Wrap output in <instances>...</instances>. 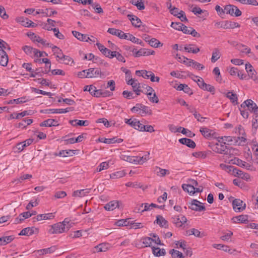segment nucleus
<instances>
[{
  "mask_svg": "<svg viewBox=\"0 0 258 258\" xmlns=\"http://www.w3.org/2000/svg\"><path fill=\"white\" fill-rule=\"evenodd\" d=\"M127 17L134 26L135 27H140L141 26L142 21L138 17L131 14H128Z\"/></svg>",
  "mask_w": 258,
  "mask_h": 258,
  "instance_id": "14",
  "label": "nucleus"
},
{
  "mask_svg": "<svg viewBox=\"0 0 258 258\" xmlns=\"http://www.w3.org/2000/svg\"><path fill=\"white\" fill-rule=\"evenodd\" d=\"M142 241L145 245L144 247H150L153 242V238L149 237H145L142 238Z\"/></svg>",
  "mask_w": 258,
  "mask_h": 258,
  "instance_id": "43",
  "label": "nucleus"
},
{
  "mask_svg": "<svg viewBox=\"0 0 258 258\" xmlns=\"http://www.w3.org/2000/svg\"><path fill=\"white\" fill-rule=\"evenodd\" d=\"M39 232V229L35 227H27L23 229L19 235L30 236L33 234H37Z\"/></svg>",
  "mask_w": 258,
  "mask_h": 258,
  "instance_id": "9",
  "label": "nucleus"
},
{
  "mask_svg": "<svg viewBox=\"0 0 258 258\" xmlns=\"http://www.w3.org/2000/svg\"><path fill=\"white\" fill-rule=\"evenodd\" d=\"M155 131L154 127L151 125H144L142 124V126H141V131L140 132H148L149 133H152Z\"/></svg>",
  "mask_w": 258,
  "mask_h": 258,
  "instance_id": "52",
  "label": "nucleus"
},
{
  "mask_svg": "<svg viewBox=\"0 0 258 258\" xmlns=\"http://www.w3.org/2000/svg\"><path fill=\"white\" fill-rule=\"evenodd\" d=\"M149 44L152 47H154L156 48L159 47L160 45L161 46L163 45V44L160 43L159 41H158L156 38H152L149 41Z\"/></svg>",
  "mask_w": 258,
  "mask_h": 258,
  "instance_id": "53",
  "label": "nucleus"
},
{
  "mask_svg": "<svg viewBox=\"0 0 258 258\" xmlns=\"http://www.w3.org/2000/svg\"><path fill=\"white\" fill-rule=\"evenodd\" d=\"M189 208L196 211H202L206 210L205 207L202 203L197 200L194 199L191 201L190 205L188 206Z\"/></svg>",
  "mask_w": 258,
  "mask_h": 258,
  "instance_id": "7",
  "label": "nucleus"
},
{
  "mask_svg": "<svg viewBox=\"0 0 258 258\" xmlns=\"http://www.w3.org/2000/svg\"><path fill=\"white\" fill-rule=\"evenodd\" d=\"M221 56L220 52L218 48H215L212 52L211 61L215 62Z\"/></svg>",
  "mask_w": 258,
  "mask_h": 258,
  "instance_id": "39",
  "label": "nucleus"
},
{
  "mask_svg": "<svg viewBox=\"0 0 258 258\" xmlns=\"http://www.w3.org/2000/svg\"><path fill=\"white\" fill-rule=\"evenodd\" d=\"M74 110V108L71 107L65 109H47L42 110L40 112L43 113H64Z\"/></svg>",
  "mask_w": 258,
  "mask_h": 258,
  "instance_id": "6",
  "label": "nucleus"
},
{
  "mask_svg": "<svg viewBox=\"0 0 258 258\" xmlns=\"http://www.w3.org/2000/svg\"><path fill=\"white\" fill-rule=\"evenodd\" d=\"M143 114L151 115L152 114V110L149 107L143 105L140 114L143 115Z\"/></svg>",
  "mask_w": 258,
  "mask_h": 258,
  "instance_id": "58",
  "label": "nucleus"
},
{
  "mask_svg": "<svg viewBox=\"0 0 258 258\" xmlns=\"http://www.w3.org/2000/svg\"><path fill=\"white\" fill-rule=\"evenodd\" d=\"M43 69L42 68H39L36 69L35 71H34L33 70L32 72H31V74H30V77H35L37 75L39 76H42L41 73H42Z\"/></svg>",
  "mask_w": 258,
  "mask_h": 258,
  "instance_id": "62",
  "label": "nucleus"
},
{
  "mask_svg": "<svg viewBox=\"0 0 258 258\" xmlns=\"http://www.w3.org/2000/svg\"><path fill=\"white\" fill-rule=\"evenodd\" d=\"M26 102V97H21V98H19L18 99L11 100L8 102V104H14V103L19 104V103H25Z\"/></svg>",
  "mask_w": 258,
  "mask_h": 258,
  "instance_id": "51",
  "label": "nucleus"
},
{
  "mask_svg": "<svg viewBox=\"0 0 258 258\" xmlns=\"http://www.w3.org/2000/svg\"><path fill=\"white\" fill-rule=\"evenodd\" d=\"M57 13L56 11H52L51 9H46L45 10L39 9L36 12V14H43L46 17H51L52 15L56 14Z\"/></svg>",
  "mask_w": 258,
  "mask_h": 258,
  "instance_id": "23",
  "label": "nucleus"
},
{
  "mask_svg": "<svg viewBox=\"0 0 258 258\" xmlns=\"http://www.w3.org/2000/svg\"><path fill=\"white\" fill-rule=\"evenodd\" d=\"M233 208L236 212H240L245 209L246 205L240 199H235L232 202Z\"/></svg>",
  "mask_w": 258,
  "mask_h": 258,
  "instance_id": "8",
  "label": "nucleus"
},
{
  "mask_svg": "<svg viewBox=\"0 0 258 258\" xmlns=\"http://www.w3.org/2000/svg\"><path fill=\"white\" fill-rule=\"evenodd\" d=\"M54 217L53 213H50L47 214H39L36 217L33 219H36V221H41L42 220L52 219Z\"/></svg>",
  "mask_w": 258,
  "mask_h": 258,
  "instance_id": "26",
  "label": "nucleus"
},
{
  "mask_svg": "<svg viewBox=\"0 0 258 258\" xmlns=\"http://www.w3.org/2000/svg\"><path fill=\"white\" fill-rule=\"evenodd\" d=\"M125 173L123 170L117 171L110 174V178L112 179L118 178L124 176Z\"/></svg>",
  "mask_w": 258,
  "mask_h": 258,
  "instance_id": "54",
  "label": "nucleus"
},
{
  "mask_svg": "<svg viewBox=\"0 0 258 258\" xmlns=\"http://www.w3.org/2000/svg\"><path fill=\"white\" fill-rule=\"evenodd\" d=\"M70 123L73 126L80 125V126H87L89 125V121L85 120H81L78 119L71 120L69 121Z\"/></svg>",
  "mask_w": 258,
  "mask_h": 258,
  "instance_id": "28",
  "label": "nucleus"
},
{
  "mask_svg": "<svg viewBox=\"0 0 258 258\" xmlns=\"http://www.w3.org/2000/svg\"><path fill=\"white\" fill-rule=\"evenodd\" d=\"M49 45V43H47V45L52 48V50L54 54L56 55V57L60 59H61L62 55H64L62 53V50L56 46H52V45Z\"/></svg>",
  "mask_w": 258,
  "mask_h": 258,
  "instance_id": "27",
  "label": "nucleus"
},
{
  "mask_svg": "<svg viewBox=\"0 0 258 258\" xmlns=\"http://www.w3.org/2000/svg\"><path fill=\"white\" fill-rule=\"evenodd\" d=\"M154 53V51H150L146 49L145 48H141L140 50H138L137 51H136L134 54V56L136 57H138L141 56H146V55H149L150 54H153Z\"/></svg>",
  "mask_w": 258,
  "mask_h": 258,
  "instance_id": "20",
  "label": "nucleus"
},
{
  "mask_svg": "<svg viewBox=\"0 0 258 258\" xmlns=\"http://www.w3.org/2000/svg\"><path fill=\"white\" fill-rule=\"evenodd\" d=\"M51 230H50L49 232L51 234H57V233H61L62 232H64L67 231L69 227L67 226L66 227L64 225H63V223H61V222L57 223L51 226Z\"/></svg>",
  "mask_w": 258,
  "mask_h": 258,
  "instance_id": "3",
  "label": "nucleus"
},
{
  "mask_svg": "<svg viewBox=\"0 0 258 258\" xmlns=\"http://www.w3.org/2000/svg\"><path fill=\"white\" fill-rule=\"evenodd\" d=\"M133 91L136 93L137 95H140L142 92L141 90V84L138 82H136L134 85L132 86Z\"/></svg>",
  "mask_w": 258,
  "mask_h": 258,
  "instance_id": "55",
  "label": "nucleus"
},
{
  "mask_svg": "<svg viewBox=\"0 0 258 258\" xmlns=\"http://www.w3.org/2000/svg\"><path fill=\"white\" fill-rule=\"evenodd\" d=\"M152 252L154 255L156 256H160L161 255H165L166 254L165 249L164 248H160L159 247H152Z\"/></svg>",
  "mask_w": 258,
  "mask_h": 258,
  "instance_id": "32",
  "label": "nucleus"
},
{
  "mask_svg": "<svg viewBox=\"0 0 258 258\" xmlns=\"http://www.w3.org/2000/svg\"><path fill=\"white\" fill-rule=\"evenodd\" d=\"M109 244L107 243H103L98 244L94 247V248L97 252L106 251L108 249Z\"/></svg>",
  "mask_w": 258,
  "mask_h": 258,
  "instance_id": "31",
  "label": "nucleus"
},
{
  "mask_svg": "<svg viewBox=\"0 0 258 258\" xmlns=\"http://www.w3.org/2000/svg\"><path fill=\"white\" fill-rule=\"evenodd\" d=\"M76 150H61L60 151L59 153L56 154V156H59L62 157H68L69 156H73V154H75Z\"/></svg>",
  "mask_w": 258,
  "mask_h": 258,
  "instance_id": "34",
  "label": "nucleus"
},
{
  "mask_svg": "<svg viewBox=\"0 0 258 258\" xmlns=\"http://www.w3.org/2000/svg\"><path fill=\"white\" fill-rule=\"evenodd\" d=\"M58 121L54 119H48L42 122L40 125L41 126H56L58 125Z\"/></svg>",
  "mask_w": 258,
  "mask_h": 258,
  "instance_id": "19",
  "label": "nucleus"
},
{
  "mask_svg": "<svg viewBox=\"0 0 258 258\" xmlns=\"http://www.w3.org/2000/svg\"><path fill=\"white\" fill-rule=\"evenodd\" d=\"M123 37L122 39L130 40L133 43L138 42L137 38L135 37L132 34L130 33H124L123 34Z\"/></svg>",
  "mask_w": 258,
  "mask_h": 258,
  "instance_id": "49",
  "label": "nucleus"
},
{
  "mask_svg": "<svg viewBox=\"0 0 258 258\" xmlns=\"http://www.w3.org/2000/svg\"><path fill=\"white\" fill-rule=\"evenodd\" d=\"M238 2L243 5H249L253 6H258L256 0H238Z\"/></svg>",
  "mask_w": 258,
  "mask_h": 258,
  "instance_id": "47",
  "label": "nucleus"
},
{
  "mask_svg": "<svg viewBox=\"0 0 258 258\" xmlns=\"http://www.w3.org/2000/svg\"><path fill=\"white\" fill-rule=\"evenodd\" d=\"M92 8L94 9L96 13L101 14L103 13V9L101 8L98 3H94V4L92 5Z\"/></svg>",
  "mask_w": 258,
  "mask_h": 258,
  "instance_id": "61",
  "label": "nucleus"
},
{
  "mask_svg": "<svg viewBox=\"0 0 258 258\" xmlns=\"http://www.w3.org/2000/svg\"><path fill=\"white\" fill-rule=\"evenodd\" d=\"M213 73L216 76V81H217L219 83H221L222 79L219 68L215 67L213 71Z\"/></svg>",
  "mask_w": 258,
  "mask_h": 258,
  "instance_id": "50",
  "label": "nucleus"
},
{
  "mask_svg": "<svg viewBox=\"0 0 258 258\" xmlns=\"http://www.w3.org/2000/svg\"><path fill=\"white\" fill-rule=\"evenodd\" d=\"M107 32L113 35L117 36L120 39L123 38V34H124V33L120 30L111 28H110L108 29Z\"/></svg>",
  "mask_w": 258,
  "mask_h": 258,
  "instance_id": "25",
  "label": "nucleus"
},
{
  "mask_svg": "<svg viewBox=\"0 0 258 258\" xmlns=\"http://www.w3.org/2000/svg\"><path fill=\"white\" fill-rule=\"evenodd\" d=\"M184 50L186 52L188 53L191 52L194 54H196L200 51V48L194 44L186 45L185 46H184Z\"/></svg>",
  "mask_w": 258,
  "mask_h": 258,
  "instance_id": "15",
  "label": "nucleus"
},
{
  "mask_svg": "<svg viewBox=\"0 0 258 258\" xmlns=\"http://www.w3.org/2000/svg\"><path fill=\"white\" fill-rule=\"evenodd\" d=\"M224 10L226 14H229L232 16L239 17L242 14L239 9L236 6L232 5L225 6Z\"/></svg>",
  "mask_w": 258,
  "mask_h": 258,
  "instance_id": "4",
  "label": "nucleus"
},
{
  "mask_svg": "<svg viewBox=\"0 0 258 258\" xmlns=\"http://www.w3.org/2000/svg\"><path fill=\"white\" fill-rule=\"evenodd\" d=\"M252 143L251 149L253 152L254 155L256 157V159L258 160V144L256 142Z\"/></svg>",
  "mask_w": 258,
  "mask_h": 258,
  "instance_id": "57",
  "label": "nucleus"
},
{
  "mask_svg": "<svg viewBox=\"0 0 258 258\" xmlns=\"http://www.w3.org/2000/svg\"><path fill=\"white\" fill-rule=\"evenodd\" d=\"M87 78H97L100 77L103 78L104 75L101 72L99 68H90L87 70Z\"/></svg>",
  "mask_w": 258,
  "mask_h": 258,
  "instance_id": "5",
  "label": "nucleus"
},
{
  "mask_svg": "<svg viewBox=\"0 0 258 258\" xmlns=\"http://www.w3.org/2000/svg\"><path fill=\"white\" fill-rule=\"evenodd\" d=\"M215 26L218 28H222L226 29H234L235 28H239L240 27V24L238 23L229 21L217 22L215 23Z\"/></svg>",
  "mask_w": 258,
  "mask_h": 258,
  "instance_id": "2",
  "label": "nucleus"
},
{
  "mask_svg": "<svg viewBox=\"0 0 258 258\" xmlns=\"http://www.w3.org/2000/svg\"><path fill=\"white\" fill-rule=\"evenodd\" d=\"M229 163L232 164H236L241 167H245L247 169H249L251 167L250 165L237 158H234V159H231L229 161Z\"/></svg>",
  "mask_w": 258,
  "mask_h": 258,
  "instance_id": "12",
  "label": "nucleus"
},
{
  "mask_svg": "<svg viewBox=\"0 0 258 258\" xmlns=\"http://www.w3.org/2000/svg\"><path fill=\"white\" fill-rule=\"evenodd\" d=\"M86 195L84 189L77 190L73 193V196L75 197H82Z\"/></svg>",
  "mask_w": 258,
  "mask_h": 258,
  "instance_id": "64",
  "label": "nucleus"
},
{
  "mask_svg": "<svg viewBox=\"0 0 258 258\" xmlns=\"http://www.w3.org/2000/svg\"><path fill=\"white\" fill-rule=\"evenodd\" d=\"M22 49L28 55L35 54V50L37 49L33 48L31 46L25 45L23 47Z\"/></svg>",
  "mask_w": 258,
  "mask_h": 258,
  "instance_id": "48",
  "label": "nucleus"
},
{
  "mask_svg": "<svg viewBox=\"0 0 258 258\" xmlns=\"http://www.w3.org/2000/svg\"><path fill=\"white\" fill-rule=\"evenodd\" d=\"M202 135L207 139H209L213 136L214 132L212 130L207 127H201L200 130Z\"/></svg>",
  "mask_w": 258,
  "mask_h": 258,
  "instance_id": "22",
  "label": "nucleus"
},
{
  "mask_svg": "<svg viewBox=\"0 0 258 258\" xmlns=\"http://www.w3.org/2000/svg\"><path fill=\"white\" fill-rule=\"evenodd\" d=\"M214 248H216L218 249H221L225 252H230V249L229 247L227 245L221 244H214L213 245Z\"/></svg>",
  "mask_w": 258,
  "mask_h": 258,
  "instance_id": "44",
  "label": "nucleus"
},
{
  "mask_svg": "<svg viewBox=\"0 0 258 258\" xmlns=\"http://www.w3.org/2000/svg\"><path fill=\"white\" fill-rule=\"evenodd\" d=\"M56 247L55 246H51L50 247L47 248H44L39 250L41 252L42 254H46V253H50L54 252L56 249Z\"/></svg>",
  "mask_w": 258,
  "mask_h": 258,
  "instance_id": "56",
  "label": "nucleus"
},
{
  "mask_svg": "<svg viewBox=\"0 0 258 258\" xmlns=\"http://www.w3.org/2000/svg\"><path fill=\"white\" fill-rule=\"evenodd\" d=\"M130 3L136 6L139 10H142L145 9L144 4L141 2V0H130Z\"/></svg>",
  "mask_w": 258,
  "mask_h": 258,
  "instance_id": "36",
  "label": "nucleus"
},
{
  "mask_svg": "<svg viewBox=\"0 0 258 258\" xmlns=\"http://www.w3.org/2000/svg\"><path fill=\"white\" fill-rule=\"evenodd\" d=\"M156 222L160 227H166L167 226V221L161 216L158 215L156 217Z\"/></svg>",
  "mask_w": 258,
  "mask_h": 258,
  "instance_id": "37",
  "label": "nucleus"
},
{
  "mask_svg": "<svg viewBox=\"0 0 258 258\" xmlns=\"http://www.w3.org/2000/svg\"><path fill=\"white\" fill-rule=\"evenodd\" d=\"M232 220L234 223H246L248 222V216L246 215H241L233 217Z\"/></svg>",
  "mask_w": 258,
  "mask_h": 258,
  "instance_id": "24",
  "label": "nucleus"
},
{
  "mask_svg": "<svg viewBox=\"0 0 258 258\" xmlns=\"http://www.w3.org/2000/svg\"><path fill=\"white\" fill-rule=\"evenodd\" d=\"M221 139L225 141L224 144H226V142H227L231 144L233 142L234 145H239V144H237V138L236 137L224 136L221 138Z\"/></svg>",
  "mask_w": 258,
  "mask_h": 258,
  "instance_id": "29",
  "label": "nucleus"
},
{
  "mask_svg": "<svg viewBox=\"0 0 258 258\" xmlns=\"http://www.w3.org/2000/svg\"><path fill=\"white\" fill-rule=\"evenodd\" d=\"M33 141L34 139H27L23 142L18 143L16 145V148L19 152H21L25 147L30 145L33 143Z\"/></svg>",
  "mask_w": 258,
  "mask_h": 258,
  "instance_id": "13",
  "label": "nucleus"
},
{
  "mask_svg": "<svg viewBox=\"0 0 258 258\" xmlns=\"http://www.w3.org/2000/svg\"><path fill=\"white\" fill-rule=\"evenodd\" d=\"M226 97L230 100L233 104H237L238 103V98L236 94L232 92H228L226 94Z\"/></svg>",
  "mask_w": 258,
  "mask_h": 258,
  "instance_id": "35",
  "label": "nucleus"
},
{
  "mask_svg": "<svg viewBox=\"0 0 258 258\" xmlns=\"http://www.w3.org/2000/svg\"><path fill=\"white\" fill-rule=\"evenodd\" d=\"M14 239L12 235L1 237H0V245H5L12 241Z\"/></svg>",
  "mask_w": 258,
  "mask_h": 258,
  "instance_id": "33",
  "label": "nucleus"
},
{
  "mask_svg": "<svg viewBox=\"0 0 258 258\" xmlns=\"http://www.w3.org/2000/svg\"><path fill=\"white\" fill-rule=\"evenodd\" d=\"M155 171L156 172L157 175L161 177L165 176L167 173H169V170L162 169L158 166L155 167Z\"/></svg>",
  "mask_w": 258,
  "mask_h": 258,
  "instance_id": "40",
  "label": "nucleus"
},
{
  "mask_svg": "<svg viewBox=\"0 0 258 258\" xmlns=\"http://www.w3.org/2000/svg\"><path fill=\"white\" fill-rule=\"evenodd\" d=\"M104 208L107 211H112L116 208H119V202L116 201H110Z\"/></svg>",
  "mask_w": 258,
  "mask_h": 258,
  "instance_id": "17",
  "label": "nucleus"
},
{
  "mask_svg": "<svg viewBox=\"0 0 258 258\" xmlns=\"http://www.w3.org/2000/svg\"><path fill=\"white\" fill-rule=\"evenodd\" d=\"M109 167L108 163L104 162L100 164V165L96 168L97 172H100L104 169H106Z\"/></svg>",
  "mask_w": 258,
  "mask_h": 258,
  "instance_id": "60",
  "label": "nucleus"
},
{
  "mask_svg": "<svg viewBox=\"0 0 258 258\" xmlns=\"http://www.w3.org/2000/svg\"><path fill=\"white\" fill-rule=\"evenodd\" d=\"M232 150L234 151L235 149L233 148H228L225 144L222 145L218 143L215 145V147L214 149V151L215 152L219 154H224L228 157H232L233 155V153L231 152Z\"/></svg>",
  "mask_w": 258,
  "mask_h": 258,
  "instance_id": "1",
  "label": "nucleus"
},
{
  "mask_svg": "<svg viewBox=\"0 0 258 258\" xmlns=\"http://www.w3.org/2000/svg\"><path fill=\"white\" fill-rule=\"evenodd\" d=\"M182 187L185 191L187 192L190 195L195 194V191H194L195 187H194L193 186H190L189 184H183Z\"/></svg>",
  "mask_w": 258,
  "mask_h": 258,
  "instance_id": "38",
  "label": "nucleus"
},
{
  "mask_svg": "<svg viewBox=\"0 0 258 258\" xmlns=\"http://www.w3.org/2000/svg\"><path fill=\"white\" fill-rule=\"evenodd\" d=\"M245 70L248 74V76L253 81H256L257 80V77L256 76V72L253 69V67L249 63L245 64Z\"/></svg>",
  "mask_w": 258,
  "mask_h": 258,
  "instance_id": "11",
  "label": "nucleus"
},
{
  "mask_svg": "<svg viewBox=\"0 0 258 258\" xmlns=\"http://www.w3.org/2000/svg\"><path fill=\"white\" fill-rule=\"evenodd\" d=\"M169 253L171 254L172 258H184L182 252L174 249H171Z\"/></svg>",
  "mask_w": 258,
  "mask_h": 258,
  "instance_id": "41",
  "label": "nucleus"
},
{
  "mask_svg": "<svg viewBox=\"0 0 258 258\" xmlns=\"http://www.w3.org/2000/svg\"><path fill=\"white\" fill-rule=\"evenodd\" d=\"M189 63H192V66L194 68L197 69L198 70H202L205 68V67L203 64L200 63L193 59H189Z\"/></svg>",
  "mask_w": 258,
  "mask_h": 258,
  "instance_id": "46",
  "label": "nucleus"
},
{
  "mask_svg": "<svg viewBox=\"0 0 258 258\" xmlns=\"http://www.w3.org/2000/svg\"><path fill=\"white\" fill-rule=\"evenodd\" d=\"M8 62V56L4 50H0V64L5 67Z\"/></svg>",
  "mask_w": 258,
  "mask_h": 258,
  "instance_id": "18",
  "label": "nucleus"
},
{
  "mask_svg": "<svg viewBox=\"0 0 258 258\" xmlns=\"http://www.w3.org/2000/svg\"><path fill=\"white\" fill-rule=\"evenodd\" d=\"M143 104L138 103L131 109V110L133 112H135L140 114L141 108L143 107Z\"/></svg>",
  "mask_w": 258,
  "mask_h": 258,
  "instance_id": "63",
  "label": "nucleus"
},
{
  "mask_svg": "<svg viewBox=\"0 0 258 258\" xmlns=\"http://www.w3.org/2000/svg\"><path fill=\"white\" fill-rule=\"evenodd\" d=\"M125 123L126 124L130 125L132 127L134 128L135 129L140 131H141V126H142V123H140V121H139L136 118H130V119H126L125 118L124 120Z\"/></svg>",
  "mask_w": 258,
  "mask_h": 258,
  "instance_id": "10",
  "label": "nucleus"
},
{
  "mask_svg": "<svg viewBox=\"0 0 258 258\" xmlns=\"http://www.w3.org/2000/svg\"><path fill=\"white\" fill-rule=\"evenodd\" d=\"M131 225V221L128 219H121L115 222V225L117 226H126Z\"/></svg>",
  "mask_w": 258,
  "mask_h": 258,
  "instance_id": "42",
  "label": "nucleus"
},
{
  "mask_svg": "<svg viewBox=\"0 0 258 258\" xmlns=\"http://www.w3.org/2000/svg\"><path fill=\"white\" fill-rule=\"evenodd\" d=\"M84 139L83 135L79 136L77 138H72L64 140L66 144H72L75 143H79L82 141Z\"/></svg>",
  "mask_w": 258,
  "mask_h": 258,
  "instance_id": "30",
  "label": "nucleus"
},
{
  "mask_svg": "<svg viewBox=\"0 0 258 258\" xmlns=\"http://www.w3.org/2000/svg\"><path fill=\"white\" fill-rule=\"evenodd\" d=\"M72 34L76 38H77L79 40L85 42L89 41V37L88 36V35L86 34H83L76 31H73Z\"/></svg>",
  "mask_w": 258,
  "mask_h": 258,
  "instance_id": "21",
  "label": "nucleus"
},
{
  "mask_svg": "<svg viewBox=\"0 0 258 258\" xmlns=\"http://www.w3.org/2000/svg\"><path fill=\"white\" fill-rule=\"evenodd\" d=\"M249 107H248V109L251 112L254 113L255 114H258V106L256 104V103H254L252 101V102H250L249 104Z\"/></svg>",
  "mask_w": 258,
  "mask_h": 258,
  "instance_id": "45",
  "label": "nucleus"
},
{
  "mask_svg": "<svg viewBox=\"0 0 258 258\" xmlns=\"http://www.w3.org/2000/svg\"><path fill=\"white\" fill-rule=\"evenodd\" d=\"M203 90L211 92L212 94H214L215 93V88L214 86H212L210 84H206L204 88H203Z\"/></svg>",
  "mask_w": 258,
  "mask_h": 258,
  "instance_id": "59",
  "label": "nucleus"
},
{
  "mask_svg": "<svg viewBox=\"0 0 258 258\" xmlns=\"http://www.w3.org/2000/svg\"><path fill=\"white\" fill-rule=\"evenodd\" d=\"M179 142L187 146L188 147L194 149L196 147V144L194 141L188 138H181L179 140Z\"/></svg>",
  "mask_w": 258,
  "mask_h": 258,
  "instance_id": "16",
  "label": "nucleus"
}]
</instances>
